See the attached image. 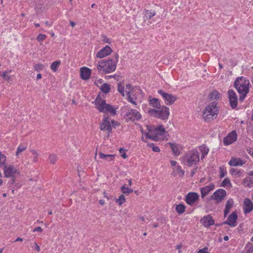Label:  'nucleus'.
Segmentation results:
<instances>
[{
    "mask_svg": "<svg viewBox=\"0 0 253 253\" xmlns=\"http://www.w3.org/2000/svg\"><path fill=\"white\" fill-rule=\"evenodd\" d=\"M185 208L183 204H180L175 206V210L178 213L182 214L185 211Z\"/></svg>",
    "mask_w": 253,
    "mask_h": 253,
    "instance_id": "obj_31",
    "label": "nucleus"
},
{
    "mask_svg": "<svg viewBox=\"0 0 253 253\" xmlns=\"http://www.w3.org/2000/svg\"><path fill=\"white\" fill-rule=\"evenodd\" d=\"M199 195L195 192H190L188 193L185 197V201L189 205H193L198 199Z\"/></svg>",
    "mask_w": 253,
    "mask_h": 253,
    "instance_id": "obj_14",
    "label": "nucleus"
},
{
    "mask_svg": "<svg viewBox=\"0 0 253 253\" xmlns=\"http://www.w3.org/2000/svg\"><path fill=\"white\" fill-rule=\"evenodd\" d=\"M110 121L111 119L109 117L105 116L100 126L101 130L108 131V134L112 132Z\"/></svg>",
    "mask_w": 253,
    "mask_h": 253,
    "instance_id": "obj_12",
    "label": "nucleus"
},
{
    "mask_svg": "<svg viewBox=\"0 0 253 253\" xmlns=\"http://www.w3.org/2000/svg\"><path fill=\"white\" fill-rule=\"evenodd\" d=\"M46 37V36L45 35L39 34L37 38V40L39 42H42V41H44Z\"/></svg>",
    "mask_w": 253,
    "mask_h": 253,
    "instance_id": "obj_47",
    "label": "nucleus"
},
{
    "mask_svg": "<svg viewBox=\"0 0 253 253\" xmlns=\"http://www.w3.org/2000/svg\"><path fill=\"white\" fill-rule=\"evenodd\" d=\"M210 97L211 99H217L220 97V93L217 91H213L211 92L210 94Z\"/></svg>",
    "mask_w": 253,
    "mask_h": 253,
    "instance_id": "obj_38",
    "label": "nucleus"
},
{
    "mask_svg": "<svg viewBox=\"0 0 253 253\" xmlns=\"http://www.w3.org/2000/svg\"><path fill=\"white\" fill-rule=\"evenodd\" d=\"M236 172V170L235 169H231V170H230V173L232 174H233L234 172Z\"/></svg>",
    "mask_w": 253,
    "mask_h": 253,
    "instance_id": "obj_64",
    "label": "nucleus"
},
{
    "mask_svg": "<svg viewBox=\"0 0 253 253\" xmlns=\"http://www.w3.org/2000/svg\"><path fill=\"white\" fill-rule=\"evenodd\" d=\"M44 66L42 64H38L34 66V69L37 71H40L43 70Z\"/></svg>",
    "mask_w": 253,
    "mask_h": 253,
    "instance_id": "obj_46",
    "label": "nucleus"
},
{
    "mask_svg": "<svg viewBox=\"0 0 253 253\" xmlns=\"http://www.w3.org/2000/svg\"><path fill=\"white\" fill-rule=\"evenodd\" d=\"M226 196L225 190L219 189L215 191L211 197V200H215L216 204L221 202Z\"/></svg>",
    "mask_w": 253,
    "mask_h": 253,
    "instance_id": "obj_8",
    "label": "nucleus"
},
{
    "mask_svg": "<svg viewBox=\"0 0 253 253\" xmlns=\"http://www.w3.org/2000/svg\"><path fill=\"white\" fill-rule=\"evenodd\" d=\"M103 80L102 79H99L95 82L94 83L96 84V85L99 87L101 84H102Z\"/></svg>",
    "mask_w": 253,
    "mask_h": 253,
    "instance_id": "obj_55",
    "label": "nucleus"
},
{
    "mask_svg": "<svg viewBox=\"0 0 253 253\" xmlns=\"http://www.w3.org/2000/svg\"><path fill=\"white\" fill-rule=\"evenodd\" d=\"M176 163V162L175 161H170V164L172 166H175Z\"/></svg>",
    "mask_w": 253,
    "mask_h": 253,
    "instance_id": "obj_60",
    "label": "nucleus"
},
{
    "mask_svg": "<svg viewBox=\"0 0 253 253\" xmlns=\"http://www.w3.org/2000/svg\"><path fill=\"white\" fill-rule=\"evenodd\" d=\"M199 160V154L196 150H192L188 152L181 158L182 163L190 167L196 166Z\"/></svg>",
    "mask_w": 253,
    "mask_h": 253,
    "instance_id": "obj_3",
    "label": "nucleus"
},
{
    "mask_svg": "<svg viewBox=\"0 0 253 253\" xmlns=\"http://www.w3.org/2000/svg\"><path fill=\"white\" fill-rule=\"evenodd\" d=\"M226 174V171L222 168H220V176L222 178L225 176Z\"/></svg>",
    "mask_w": 253,
    "mask_h": 253,
    "instance_id": "obj_52",
    "label": "nucleus"
},
{
    "mask_svg": "<svg viewBox=\"0 0 253 253\" xmlns=\"http://www.w3.org/2000/svg\"><path fill=\"white\" fill-rule=\"evenodd\" d=\"M112 51L113 50L111 47L108 45H106L97 53L96 57L99 58H102L110 55Z\"/></svg>",
    "mask_w": 253,
    "mask_h": 253,
    "instance_id": "obj_16",
    "label": "nucleus"
},
{
    "mask_svg": "<svg viewBox=\"0 0 253 253\" xmlns=\"http://www.w3.org/2000/svg\"><path fill=\"white\" fill-rule=\"evenodd\" d=\"M102 41L104 43H109V44L111 43V42L110 41V39L108 37H107L106 36L103 35L102 36Z\"/></svg>",
    "mask_w": 253,
    "mask_h": 253,
    "instance_id": "obj_49",
    "label": "nucleus"
},
{
    "mask_svg": "<svg viewBox=\"0 0 253 253\" xmlns=\"http://www.w3.org/2000/svg\"><path fill=\"white\" fill-rule=\"evenodd\" d=\"M233 205V201L232 199H229L227 201L224 211V217H226L227 214L229 212L230 209L232 207Z\"/></svg>",
    "mask_w": 253,
    "mask_h": 253,
    "instance_id": "obj_22",
    "label": "nucleus"
},
{
    "mask_svg": "<svg viewBox=\"0 0 253 253\" xmlns=\"http://www.w3.org/2000/svg\"><path fill=\"white\" fill-rule=\"evenodd\" d=\"M81 78L84 80L89 79L91 74V70L87 67H82L80 69Z\"/></svg>",
    "mask_w": 253,
    "mask_h": 253,
    "instance_id": "obj_19",
    "label": "nucleus"
},
{
    "mask_svg": "<svg viewBox=\"0 0 253 253\" xmlns=\"http://www.w3.org/2000/svg\"><path fill=\"white\" fill-rule=\"evenodd\" d=\"M133 89V87L131 84H127L126 85V91H130ZM131 92V91H130Z\"/></svg>",
    "mask_w": 253,
    "mask_h": 253,
    "instance_id": "obj_56",
    "label": "nucleus"
},
{
    "mask_svg": "<svg viewBox=\"0 0 253 253\" xmlns=\"http://www.w3.org/2000/svg\"><path fill=\"white\" fill-rule=\"evenodd\" d=\"M31 152L34 155L33 161L35 163L38 162V157L39 156V153L38 152L34 149H32L30 150Z\"/></svg>",
    "mask_w": 253,
    "mask_h": 253,
    "instance_id": "obj_40",
    "label": "nucleus"
},
{
    "mask_svg": "<svg viewBox=\"0 0 253 253\" xmlns=\"http://www.w3.org/2000/svg\"><path fill=\"white\" fill-rule=\"evenodd\" d=\"M150 146L152 148L153 151L156 152H160V150L159 148L157 146H155L153 144H151Z\"/></svg>",
    "mask_w": 253,
    "mask_h": 253,
    "instance_id": "obj_51",
    "label": "nucleus"
},
{
    "mask_svg": "<svg viewBox=\"0 0 253 253\" xmlns=\"http://www.w3.org/2000/svg\"><path fill=\"white\" fill-rule=\"evenodd\" d=\"M246 248L248 249V251L246 253H253V243H249Z\"/></svg>",
    "mask_w": 253,
    "mask_h": 253,
    "instance_id": "obj_45",
    "label": "nucleus"
},
{
    "mask_svg": "<svg viewBox=\"0 0 253 253\" xmlns=\"http://www.w3.org/2000/svg\"><path fill=\"white\" fill-rule=\"evenodd\" d=\"M214 187V185L211 184L210 185L206 186L201 188V197L204 198L207 196Z\"/></svg>",
    "mask_w": 253,
    "mask_h": 253,
    "instance_id": "obj_20",
    "label": "nucleus"
},
{
    "mask_svg": "<svg viewBox=\"0 0 253 253\" xmlns=\"http://www.w3.org/2000/svg\"><path fill=\"white\" fill-rule=\"evenodd\" d=\"M208 248L205 247L203 249L200 250L197 253H210L208 251Z\"/></svg>",
    "mask_w": 253,
    "mask_h": 253,
    "instance_id": "obj_50",
    "label": "nucleus"
},
{
    "mask_svg": "<svg viewBox=\"0 0 253 253\" xmlns=\"http://www.w3.org/2000/svg\"><path fill=\"white\" fill-rule=\"evenodd\" d=\"M217 113L216 104L212 102L206 107L203 112V117L206 121L210 122L216 117Z\"/></svg>",
    "mask_w": 253,
    "mask_h": 253,
    "instance_id": "obj_5",
    "label": "nucleus"
},
{
    "mask_svg": "<svg viewBox=\"0 0 253 253\" xmlns=\"http://www.w3.org/2000/svg\"><path fill=\"white\" fill-rule=\"evenodd\" d=\"M60 64V61H56L53 62L50 65L51 69L55 72L57 71V69Z\"/></svg>",
    "mask_w": 253,
    "mask_h": 253,
    "instance_id": "obj_36",
    "label": "nucleus"
},
{
    "mask_svg": "<svg viewBox=\"0 0 253 253\" xmlns=\"http://www.w3.org/2000/svg\"><path fill=\"white\" fill-rule=\"evenodd\" d=\"M128 186L129 187H131V185H132V181H131V179H128Z\"/></svg>",
    "mask_w": 253,
    "mask_h": 253,
    "instance_id": "obj_62",
    "label": "nucleus"
},
{
    "mask_svg": "<svg viewBox=\"0 0 253 253\" xmlns=\"http://www.w3.org/2000/svg\"><path fill=\"white\" fill-rule=\"evenodd\" d=\"M94 103L96 108L100 112L105 113H110L113 115L116 114V109L110 104L106 103L105 100L97 96L95 100Z\"/></svg>",
    "mask_w": 253,
    "mask_h": 253,
    "instance_id": "obj_4",
    "label": "nucleus"
},
{
    "mask_svg": "<svg viewBox=\"0 0 253 253\" xmlns=\"http://www.w3.org/2000/svg\"><path fill=\"white\" fill-rule=\"evenodd\" d=\"M115 60L108 59L107 60H101L97 63L96 70L99 72H102L103 74H107L114 71L116 69L117 63L119 60V55L115 54Z\"/></svg>",
    "mask_w": 253,
    "mask_h": 253,
    "instance_id": "obj_1",
    "label": "nucleus"
},
{
    "mask_svg": "<svg viewBox=\"0 0 253 253\" xmlns=\"http://www.w3.org/2000/svg\"><path fill=\"white\" fill-rule=\"evenodd\" d=\"M237 212L236 211H233L229 215L226 221L218 224V225L227 224L231 227H235L237 225Z\"/></svg>",
    "mask_w": 253,
    "mask_h": 253,
    "instance_id": "obj_9",
    "label": "nucleus"
},
{
    "mask_svg": "<svg viewBox=\"0 0 253 253\" xmlns=\"http://www.w3.org/2000/svg\"><path fill=\"white\" fill-rule=\"evenodd\" d=\"M34 246H32V247L34 248V249L36 250L38 252H40V247L37 244V243L36 242H34Z\"/></svg>",
    "mask_w": 253,
    "mask_h": 253,
    "instance_id": "obj_53",
    "label": "nucleus"
},
{
    "mask_svg": "<svg viewBox=\"0 0 253 253\" xmlns=\"http://www.w3.org/2000/svg\"><path fill=\"white\" fill-rule=\"evenodd\" d=\"M250 82L243 77H238L234 82V86L239 93V100L243 101L249 92Z\"/></svg>",
    "mask_w": 253,
    "mask_h": 253,
    "instance_id": "obj_2",
    "label": "nucleus"
},
{
    "mask_svg": "<svg viewBox=\"0 0 253 253\" xmlns=\"http://www.w3.org/2000/svg\"><path fill=\"white\" fill-rule=\"evenodd\" d=\"M126 92L128 100L131 103L134 105H136V102L133 100L132 97H131V92L130 91H126Z\"/></svg>",
    "mask_w": 253,
    "mask_h": 253,
    "instance_id": "obj_43",
    "label": "nucleus"
},
{
    "mask_svg": "<svg viewBox=\"0 0 253 253\" xmlns=\"http://www.w3.org/2000/svg\"><path fill=\"white\" fill-rule=\"evenodd\" d=\"M5 161H6V157L5 156L2 154L1 152H0V167H1L2 166L4 167V165H5Z\"/></svg>",
    "mask_w": 253,
    "mask_h": 253,
    "instance_id": "obj_37",
    "label": "nucleus"
},
{
    "mask_svg": "<svg viewBox=\"0 0 253 253\" xmlns=\"http://www.w3.org/2000/svg\"><path fill=\"white\" fill-rule=\"evenodd\" d=\"M149 104L154 108L160 109L161 108L160 103L157 98H153L150 100Z\"/></svg>",
    "mask_w": 253,
    "mask_h": 253,
    "instance_id": "obj_26",
    "label": "nucleus"
},
{
    "mask_svg": "<svg viewBox=\"0 0 253 253\" xmlns=\"http://www.w3.org/2000/svg\"><path fill=\"white\" fill-rule=\"evenodd\" d=\"M202 152L201 159L204 158L209 152V148L205 146L202 145L200 147Z\"/></svg>",
    "mask_w": 253,
    "mask_h": 253,
    "instance_id": "obj_33",
    "label": "nucleus"
},
{
    "mask_svg": "<svg viewBox=\"0 0 253 253\" xmlns=\"http://www.w3.org/2000/svg\"><path fill=\"white\" fill-rule=\"evenodd\" d=\"M126 184L123 185L121 187V191L123 194H126V195H129V194L132 193L133 192V190L132 189L129 188L128 187H126Z\"/></svg>",
    "mask_w": 253,
    "mask_h": 253,
    "instance_id": "obj_30",
    "label": "nucleus"
},
{
    "mask_svg": "<svg viewBox=\"0 0 253 253\" xmlns=\"http://www.w3.org/2000/svg\"><path fill=\"white\" fill-rule=\"evenodd\" d=\"M253 210V204L248 198L245 199L244 202V212L245 213H249Z\"/></svg>",
    "mask_w": 253,
    "mask_h": 253,
    "instance_id": "obj_18",
    "label": "nucleus"
},
{
    "mask_svg": "<svg viewBox=\"0 0 253 253\" xmlns=\"http://www.w3.org/2000/svg\"><path fill=\"white\" fill-rule=\"evenodd\" d=\"M12 72L11 70L4 71L2 74H0V76L2 77L6 81H9L11 80V76L8 75V73Z\"/></svg>",
    "mask_w": 253,
    "mask_h": 253,
    "instance_id": "obj_32",
    "label": "nucleus"
},
{
    "mask_svg": "<svg viewBox=\"0 0 253 253\" xmlns=\"http://www.w3.org/2000/svg\"><path fill=\"white\" fill-rule=\"evenodd\" d=\"M50 163L51 164H54L57 161V156L54 154H51L49 157Z\"/></svg>",
    "mask_w": 253,
    "mask_h": 253,
    "instance_id": "obj_39",
    "label": "nucleus"
},
{
    "mask_svg": "<svg viewBox=\"0 0 253 253\" xmlns=\"http://www.w3.org/2000/svg\"><path fill=\"white\" fill-rule=\"evenodd\" d=\"M173 154L175 156H178L180 154L179 149L177 145L173 143H169Z\"/></svg>",
    "mask_w": 253,
    "mask_h": 253,
    "instance_id": "obj_29",
    "label": "nucleus"
},
{
    "mask_svg": "<svg viewBox=\"0 0 253 253\" xmlns=\"http://www.w3.org/2000/svg\"><path fill=\"white\" fill-rule=\"evenodd\" d=\"M158 92L163 96L166 101V104L168 105H172L176 99V96L166 93L162 90H158Z\"/></svg>",
    "mask_w": 253,
    "mask_h": 253,
    "instance_id": "obj_11",
    "label": "nucleus"
},
{
    "mask_svg": "<svg viewBox=\"0 0 253 253\" xmlns=\"http://www.w3.org/2000/svg\"><path fill=\"white\" fill-rule=\"evenodd\" d=\"M99 203L100 205L103 206L105 204V201L103 200H100L99 201Z\"/></svg>",
    "mask_w": 253,
    "mask_h": 253,
    "instance_id": "obj_61",
    "label": "nucleus"
},
{
    "mask_svg": "<svg viewBox=\"0 0 253 253\" xmlns=\"http://www.w3.org/2000/svg\"><path fill=\"white\" fill-rule=\"evenodd\" d=\"M120 76L119 75H114V76H107L105 77V79H107L108 78H113L117 80H119Z\"/></svg>",
    "mask_w": 253,
    "mask_h": 253,
    "instance_id": "obj_54",
    "label": "nucleus"
},
{
    "mask_svg": "<svg viewBox=\"0 0 253 253\" xmlns=\"http://www.w3.org/2000/svg\"><path fill=\"white\" fill-rule=\"evenodd\" d=\"M143 22L141 23V25L142 26H146V25H149L150 24H151L152 22L151 21H150L151 19V17H143Z\"/></svg>",
    "mask_w": 253,
    "mask_h": 253,
    "instance_id": "obj_35",
    "label": "nucleus"
},
{
    "mask_svg": "<svg viewBox=\"0 0 253 253\" xmlns=\"http://www.w3.org/2000/svg\"><path fill=\"white\" fill-rule=\"evenodd\" d=\"M149 130L150 132H145L144 133L146 137L152 140L157 141L158 139L157 138V135L155 134L154 130L152 131L149 129Z\"/></svg>",
    "mask_w": 253,
    "mask_h": 253,
    "instance_id": "obj_27",
    "label": "nucleus"
},
{
    "mask_svg": "<svg viewBox=\"0 0 253 253\" xmlns=\"http://www.w3.org/2000/svg\"><path fill=\"white\" fill-rule=\"evenodd\" d=\"M148 113L151 116L162 120L167 119L169 115V109L165 106H163L160 110L151 109Z\"/></svg>",
    "mask_w": 253,
    "mask_h": 253,
    "instance_id": "obj_6",
    "label": "nucleus"
},
{
    "mask_svg": "<svg viewBox=\"0 0 253 253\" xmlns=\"http://www.w3.org/2000/svg\"><path fill=\"white\" fill-rule=\"evenodd\" d=\"M175 170L177 173L179 174L180 177H182L184 174V171L181 169L180 166H177L175 168Z\"/></svg>",
    "mask_w": 253,
    "mask_h": 253,
    "instance_id": "obj_41",
    "label": "nucleus"
},
{
    "mask_svg": "<svg viewBox=\"0 0 253 253\" xmlns=\"http://www.w3.org/2000/svg\"><path fill=\"white\" fill-rule=\"evenodd\" d=\"M118 90L123 96H125L124 86H122L120 84H118Z\"/></svg>",
    "mask_w": 253,
    "mask_h": 253,
    "instance_id": "obj_44",
    "label": "nucleus"
},
{
    "mask_svg": "<svg viewBox=\"0 0 253 253\" xmlns=\"http://www.w3.org/2000/svg\"><path fill=\"white\" fill-rule=\"evenodd\" d=\"M126 201L125 196L123 194L121 195L118 199H116V202L120 206L125 203Z\"/></svg>",
    "mask_w": 253,
    "mask_h": 253,
    "instance_id": "obj_34",
    "label": "nucleus"
},
{
    "mask_svg": "<svg viewBox=\"0 0 253 253\" xmlns=\"http://www.w3.org/2000/svg\"><path fill=\"white\" fill-rule=\"evenodd\" d=\"M43 231L42 229V228L41 227H37L36 228H35L34 230H33V232H36V231H38V232H42V231Z\"/></svg>",
    "mask_w": 253,
    "mask_h": 253,
    "instance_id": "obj_57",
    "label": "nucleus"
},
{
    "mask_svg": "<svg viewBox=\"0 0 253 253\" xmlns=\"http://www.w3.org/2000/svg\"><path fill=\"white\" fill-rule=\"evenodd\" d=\"M3 173L5 177L11 178L10 181L9 182L10 184L15 183L16 175L20 174L19 170L12 165H4Z\"/></svg>",
    "mask_w": 253,
    "mask_h": 253,
    "instance_id": "obj_7",
    "label": "nucleus"
},
{
    "mask_svg": "<svg viewBox=\"0 0 253 253\" xmlns=\"http://www.w3.org/2000/svg\"><path fill=\"white\" fill-rule=\"evenodd\" d=\"M122 157L124 158V159H126L127 158V155L126 154V153H124L122 155Z\"/></svg>",
    "mask_w": 253,
    "mask_h": 253,
    "instance_id": "obj_63",
    "label": "nucleus"
},
{
    "mask_svg": "<svg viewBox=\"0 0 253 253\" xmlns=\"http://www.w3.org/2000/svg\"><path fill=\"white\" fill-rule=\"evenodd\" d=\"M248 174L249 176L246 177L243 180V183L249 187H252V185L253 183V171H250L248 172Z\"/></svg>",
    "mask_w": 253,
    "mask_h": 253,
    "instance_id": "obj_21",
    "label": "nucleus"
},
{
    "mask_svg": "<svg viewBox=\"0 0 253 253\" xmlns=\"http://www.w3.org/2000/svg\"><path fill=\"white\" fill-rule=\"evenodd\" d=\"M165 132L166 130L162 126L154 129L155 134L157 135L158 139L159 136H164Z\"/></svg>",
    "mask_w": 253,
    "mask_h": 253,
    "instance_id": "obj_23",
    "label": "nucleus"
},
{
    "mask_svg": "<svg viewBox=\"0 0 253 253\" xmlns=\"http://www.w3.org/2000/svg\"><path fill=\"white\" fill-rule=\"evenodd\" d=\"M126 120L134 122L140 119L141 115L138 111L132 109L128 111L126 114Z\"/></svg>",
    "mask_w": 253,
    "mask_h": 253,
    "instance_id": "obj_10",
    "label": "nucleus"
},
{
    "mask_svg": "<svg viewBox=\"0 0 253 253\" xmlns=\"http://www.w3.org/2000/svg\"><path fill=\"white\" fill-rule=\"evenodd\" d=\"M237 134L235 131L233 130L225 137L223 139V143L225 145H228L237 140Z\"/></svg>",
    "mask_w": 253,
    "mask_h": 253,
    "instance_id": "obj_15",
    "label": "nucleus"
},
{
    "mask_svg": "<svg viewBox=\"0 0 253 253\" xmlns=\"http://www.w3.org/2000/svg\"><path fill=\"white\" fill-rule=\"evenodd\" d=\"M229 165L231 166H242L243 164L242 161L239 159L231 158L229 162Z\"/></svg>",
    "mask_w": 253,
    "mask_h": 253,
    "instance_id": "obj_24",
    "label": "nucleus"
},
{
    "mask_svg": "<svg viewBox=\"0 0 253 253\" xmlns=\"http://www.w3.org/2000/svg\"><path fill=\"white\" fill-rule=\"evenodd\" d=\"M99 157L102 159H105L108 161L113 160V158L115 157L114 155L111 154H104L101 152L98 153Z\"/></svg>",
    "mask_w": 253,
    "mask_h": 253,
    "instance_id": "obj_25",
    "label": "nucleus"
},
{
    "mask_svg": "<svg viewBox=\"0 0 253 253\" xmlns=\"http://www.w3.org/2000/svg\"><path fill=\"white\" fill-rule=\"evenodd\" d=\"M200 221L206 227H209L214 223V221L212 217L209 215L201 218Z\"/></svg>",
    "mask_w": 253,
    "mask_h": 253,
    "instance_id": "obj_17",
    "label": "nucleus"
},
{
    "mask_svg": "<svg viewBox=\"0 0 253 253\" xmlns=\"http://www.w3.org/2000/svg\"><path fill=\"white\" fill-rule=\"evenodd\" d=\"M99 88L104 93H108L111 89L110 85L106 83L103 84Z\"/></svg>",
    "mask_w": 253,
    "mask_h": 253,
    "instance_id": "obj_28",
    "label": "nucleus"
},
{
    "mask_svg": "<svg viewBox=\"0 0 253 253\" xmlns=\"http://www.w3.org/2000/svg\"><path fill=\"white\" fill-rule=\"evenodd\" d=\"M111 122V123H112V125H113V126H119V125H120V124H119L118 122H116V121H115L114 120H111L110 122Z\"/></svg>",
    "mask_w": 253,
    "mask_h": 253,
    "instance_id": "obj_58",
    "label": "nucleus"
},
{
    "mask_svg": "<svg viewBox=\"0 0 253 253\" xmlns=\"http://www.w3.org/2000/svg\"><path fill=\"white\" fill-rule=\"evenodd\" d=\"M228 184H230V180L229 178H226L222 182L221 186L223 187H225Z\"/></svg>",
    "mask_w": 253,
    "mask_h": 253,
    "instance_id": "obj_48",
    "label": "nucleus"
},
{
    "mask_svg": "<svg viewBox=\"0 0 253 253\" xmlns=\"http://www.w3.org/2000/svg\"><path fill=\"white\" fill-rule=\"evenodd\" d=\"M228 95L231 107L235 108L238 104V97L236 93L232 89H230L228 91Z\"/></svg>",
    "mask_w": 253,
    "mask_h": 253,
    "instance_id": "obj_13",
    "label": "nucleus"
},
{
    "mask_svg": "<svg viewBox=\"0 0 253 253\" xmlns=\"http://www.w3.org/2000/svg\"><path fill=\"white\" fill-rule=\"evenodd\" d=\"M26 149V147L25 146H24L22 145H20V146H18V147L17 148V151H16V155L17 156H18L19 154L23 151H24V150H25Z\"/></svg>",
    "mask_w": 253,
    "mask_h": 253,
    "instance_id": "obj_42",
    "label": "nucleus"
},
{
    "mask_svg": "<svg viewBox=\"0 0 253 253\" xmlns=\"http://www.w3.org/2000/svg\"><path fill=\"white\" fill-rule=\"evenodd\" d=\"M181 247V244H179V245H177L176 246V249L177 250H179V252H178V253H180L181 251H180V249Z\"/></svg>",
    "mask_w": 253,
    "mask_h": 253,
    "instance_id": "obj_59",
    "label": "nucleus"
}]
</instances>
